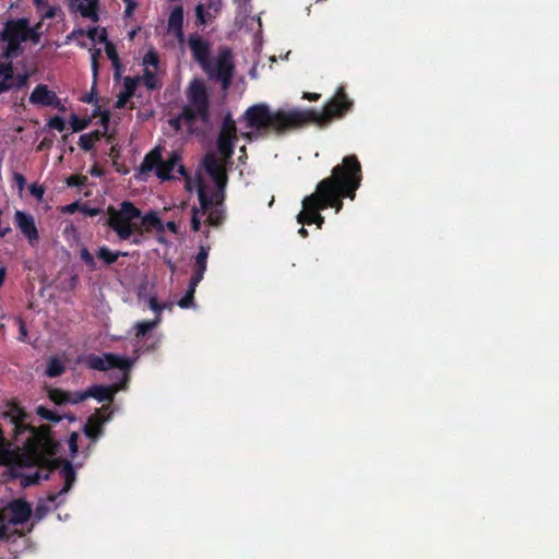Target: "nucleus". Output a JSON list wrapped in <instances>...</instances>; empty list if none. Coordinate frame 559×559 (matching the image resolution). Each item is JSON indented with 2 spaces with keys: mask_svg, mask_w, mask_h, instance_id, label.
Returning a JSON list of instances; mask_svg holds the SVG:
<instances>
[{
  "mask_svg": "<svg viewBox=\"0 0 559 559\" xmlns=\"http://www.w3.org/2000/svg\"><path fill=\"white\" fill-rule=\"evenodd\" d=\"M0 417L12 425V436L17 439L25 432H31L23 445L22 452L16 457V464L23 467H39L34 473L23 476L25 486L37 485L41 480H48L50 474L58 469L61 460L53 457L59 443L52 437V430L48 425L34 427L27 423L31 417L17 400H10L3 405Z\"/></svg>",
  "mask_w": 559,
  "mask_h": 559,
  "instance_id": "f257e3e1",
  "label": "nucleus"
},
{
  "mask_svg": "<svg viewBox=\"0 0 559 559\" xmlns=\"http://www.w3.org/2000/svg\"><path fill=\"white\" fill-rule=\"evenodd\" d=\"M353 107L345 87L340 86L335 95L324 105L322 111L316 109H277L272 111L264 103L250 106L245 111V119L250 129L261 133L283 135L293 130L313 123L319 128L328 127L333 120L342 119Z\"/></svg>",
  "mask_w": 559,
  "mask_h": 559,
  "instance_id": "f03ea898",
  "label": "nucleus"
},
{
  "mask_svg": "<svg viewBox=\"0 0 559 559\" xmlns=\"http://www.w3.org/2000/svg\"><path fill=\"white\" fill-rule=\"evenodd\" d=\"M362 169L356 155H347L342 163L334 166L330 177L322 179L316 191L302 201V211L297 221L302 225L316 224L321 228L324 217L320 214L329 207L338 213L343 207V200L356 198V191L361 185Z\"/></svg>",
  "mask_w": 559,
  "mask_h": 559,
  "instance_id": "7ed1b4c3",
  "label": "nucleus"
},
{
  "mask_svg": "<svg viewBox=\"0 0 559 559\" xmlns=\"http://www.w3.org/2000/svg\"><path fill=\"white\" fill-rule=\"evenodd\" d=\"M188 45L194 61L199 63L207 76L211 80L218 81L223 90H228L235 71L231 50L229 48H221L216 60L212 61L210 58V44L206 39L198 34H193L190 35Z\"/></svg>",
  "mask_w": 559,
  "mask_h": 559,
  "instance_id": "20e7f679",
  "label": "nucleus"
},
{
  "mask_svg": "<svg viewBox=\"0 0 559 559\" xmlns=\"http://www.w3.org/2000/svg\"><path fill=\"white\" fill-rule=\"evenodd\" d=\"M187 104L181 109L183 122L193 132L192 126L197 121L207 126L211 121V99L206 84L202 79L190 81L186 91Z\"/></svg>",
  "mask_w": 559,
  "mask_h": 559,
  "instance_id": "39448f33",
  "label": "nucleus"
},
{
  "mask_svg": "<svg viewBox=\"0 0 559 559\" xmlns=\"http://www.w3.org/2000/svg\"><path fill=\"white\" fill-rule=\"evenodd\" d=\"M163 148L160 146H156L151 150L143 158L139 167V174L135 176L140 178L142 175L148 174L151 171H155V175L162 181L174 179L173 176L174 170L182 176L187 181L190 180L189 173L187 168L180 164L181 155L173 151L166 160L163 159L162 155Z\"/></svg>",
  "mask_w": 559,
  "mask_h": 559,
  "instance_id": "423d86ee",
  "label": "nucleus"
},
{
  "mask_svg": "<svg viewBox=\"0 0 559 559\" xmlns=\"http://www.w3.org/2000/svg\"><path fill=\"white\" fill-rule=\"evenodd\" d=\"M107 215L105 224L117 234L120 240L130 239L134 233L143 235V229L138 224L141 211L131 201H123L120 209L109 205Z\"/></svg>",
  "mask_w": 559,
  "mask_h": 559,
  "instance_id": "0eeeda50",
  "label": "nucleus"
},
{
  "mask_svg": "<svg viewBox=\"0 0 559 559\" xmlns=\"http://www.w3.org/2000/svg\"><path fill=\"white\" fill-rule=\"evenodd\" d=\"M86 366L92 370L106 371L112 368H117L128 373L133 365V361L129 358L121 357L119 355L107 353L103 356L88 355L85 359Z\"/></svg>",
  "mask_w": 559,
  "mask_h": 559,
  "instance_id": "6e6552de",
  "label": "nucleus"
},
{
  "mask_svg": "<svg viewBox=\"0 0 559 559\" xmlns=\"http://www.w3.org/2000/svg\"><path fill=\"white\" fill-rule=\"evenodd\" d=\"M237 139V127L231 115L228 112L224 119L217 136V150L224 158H230L235 152Z\"/></svg>",
  "mask_w": 559,
  "mask_h": 559,
  "instance_id": "1a4fd4ad",
  "label": "nucleus"
},
{
  "mask_svg": "<svg viewBox=\"0 0 559 559\" xmlns=\"http://www.w3.org/2000/svg\"><path fill=\"white\" fill-rule=\"evenodd\" d=\"M0 513L3 515V520L8 519L10 524L22 525L29 521L33 510L25 499L16 498L7 503Z\"/></svg>",
  "mask_w": 559,
  "mask_h": 559,
  "instance_id": "9d476101",
  "label": "nucleus"
},
{
  "mask_svg": "<svg viewBox=\"0 0 559 559\" xmlns=\"http://www.w3.org/2000/svg\"><path fill=\"white\" fill-rule=\"evenodd\" d=\"M198 198L202 215H207L206 223L214 227L221 226L225 219L224 210L213 205V199L209 198L207 188L202 182L198 187Z\"/></svg>",
  "mask_w": 559,
  "mask_h": 559,
  "instance_id": "9b49d317",
  "label": "nucleus"
},
{
  "mask_svg": "<svg viewBox=\"0 0 559 559\" xmlns=\"http://www.w3.org/2000/svg\"><path fill=\"white\" fill-rule=\"evenodd\" d=\"M112 412L108 405L102 406L96 413L88 417L84 425L83 432L91 440H97L104 432L103 425L110 420Z\"/></svg>",
  "mask_w": 559,
  "mask_h": 559,
  "instance_id": "f8f14e48",
  "label": "nucleus"
},
{
  "mask_svg": "<svg viewBox=\"0 0 559 559\" xmlns=\"http://www.w3.org/2000/svg\"><path fill=\"white\" fill-rule=\"evenodd\" d=\"M29 103L37 106L52 107L59 111H64L66 107L56 92L48 88L45 84H38L29 95Z\"/></svg>",
  "mask_w": 559,
  "mask_h": 559,
  "instance_id": "ddd939ff",
  "label": "nucleus"
},
{
  "mask_svg": "<svg viewBox=\"0 0 559 559\" xmlns=\"http://www.w3.org/2000/svg\"><path fill=\"white\" fill-rule=\"evenodd\" d=\"M129 380V374L123 373L122 380L119 383L112 385L94 384L88 386L86 390V395L97 400L98 402L111 403L114 401L115 394L118 391L124 390L127 388Z\"/></svg>",
  "mask_w": 559,
  "mask_h": 559,
  "instance_id": "4468645a",
  "label": "nucleus"
},
{
  "mask_svg": "<svg viewBox=\"0 0 559 559\" xmlns=\"http://www.w3.org/2000/svg\"><path fill=\"white\" fill-rule=\"evenodd\" d=\"M203 166L217 188L222 189L223 186L227 185L228 177L226 169L213 153H207L204 156Z\"/></svg>",
  "mask_w": 559,
  "mask_h": 559,
  "instance_id": "2eb2a0df",
  "label": "nucleus"
},
{
  "mask_svg": "<svg viewBox=\"0 0 559 559\" xmlns=\"http://www.w3.org/2000/svg\"><path fill=\"white\" fill-rule=\"evenodd\" d=\"M203 166L217 188L222 189L223 186L227 185L228 177L226 169L213 153H207L204 156Z\"/></svg>",
  "mask_w": 559,
  "mask_h": 559,
  "instance_id": "dca6fc26",
  "label": "nucleus"
},
{
  "mask_svg": "<svg viewBox=\"0 0 559 559\" xmlns=\"http://www.w3.org/2000/svg\"><path fill=\"white\" fill-rule=\"evenodd\" d=\"M29 32V22L26 17L10 20L4 24L0 33V39H20L27 40Z\"/></svg>",
  "mask_w": 559,
  "mask_h": 559,
  "instance_id": "f3484780",
  "label": "nucleus"
},
{
  "mask_svg": "<svg viewBox=\"0 0 559 559\" xmlns=\"http://www.w3.org/2000/svg\"><path fill=\"white\" fill-rule=\"evenodd\" d=\"M15 223L21 233L28 239L31 245L38 241V230L35 225L34 217L31 214L23 211H16Z\"/></svg>",
  "mask_w": 559,
  "mask_h": 559,
  "instance_id": "a211bd4d",
  "label": "nucleus"
},
{
  "mask_svg": "<svg viewBox=\"0 0 559 559\" xmlns=\"http://www.w3.org/2000/svg\"><path fill=\"white\" fill-rule=\"evenodd\" d=\"M69 7L72 11L79 12L83 17L90 19L93 22L99 20V0H70Z\"/></svg>",
  "mask_w": 559,
  "mask_h": 559,
  "instance_id": "6ab92c4d",
  "label": "nucleus"
},
{
  "mask_svg": "<svg viewBox=\"0 0 559 559\" xmlns=\"http://www.w3.org/2000/svg\"><path fill=\"white\" fill-rule=\"evenodd\" d=\"M209 253H210L209 246L200 247L199 252L195 255L193 272H192V276L190 278V282L193 283V285H199V283L204 277V273L207 269Z\"/></svg>",
  "mask_w": 559,
  "mask_h": 559,
  "instance_id": "aec40b11",
  "label": "nucleus"
},
{
  "mask_svg": "<svg viewBox=\"0 0 559 559\" xmlns=\"http://www.w3.org/2000/svg\"><path fill=\"white\" fill-rule=\"evenodd\" d=\"M138 224L141 225L143 233H150L152 230H156L158 233L164 231V224L158 217L156 212H148L144 215L141 214V217L138 219Z\"/></svg>",
  "mask_w": 559,
  "mask_h": 559,
  "instance_id": "412c9836",
  "label": "nucleus"
},
{
  "mask_svg": "<svg viewBox=\"0 0 559 559\" xmlns=\"http://www.w3.org/2000/svg\"><path fill=\"white\" fill-rule=\"evenodd\" d=\"M60 460H61V463L58 468H60V475L64 479V484H63V487L60 489V493H67L68 491L71 490V488L73 487V485L76 480V473H75L71 462H69L67 460H62V459H60Z\"/></svg>",
  "mask_w": 559,
  "mask_h": 559,
  "instance_id": "4be33fe9",
  "label": "nucleus"
},
{
  "mask_svg": "<svg viewBox=\"0 0 559 559\" xmlns=\"http://www.w3.org/2000/svg\"><path fill=\"white\" fill-rule=\"evenodd\" d=\"M183 8L177 5L173 9L168 17V29L181 38L183 35Z\"/></svg>",
  "mask_w": 559,
  "mask_h": 559,
  "instance_id": "5701e85b",
  "label": "nucleus"
},
{
  "mask_svg": "<svg viewBox=\"0 0 559 559\" xmlns=\"http://www.w3.org/2000/svg\"><path fill=\"white\" fill-rule=\"evenodd\" d=\"M162 321V314H157L153 320L140 321L134 325L135 337H144L151 330L155 329Z\"/></svg>",
  "mask_w": 559,
  "mask_h": 559,
  "instance_id": "b1692460",
  "label": "nucleus"
},
{
  "mask_svg": "<svg viewBox=\"0 0 559 559\" xmlns=\"http://www.w3.org/2000/svg\"><path fill=\"white\" fill-rule=\"evenodd\" d=\"M96 255L106 265H111L118 261L119 257L127 255V253L120 251H111L108 247L102 246L97 250Z\"/></svg>",
  "mask_w": 559,
  "mask_h": 559,
  "instance_id": "393cba45",
  "label": "nucleus"
},
{
  "mask_svg": "<svg viewBox=\"0 0 559 559\" xmlns=\"http://www.w3.org/2000/svg\"><path fill=\"white\" fill-rule=\"evenodd\" d=\"M98 41L105 44V51L111 63H118V60L120 59L116 46L111 41L107 40V32L105 28L102 29Z\"/></svg>",
  "mask_w": 559,
  "mask_h": 559,
  "instance_id": "a878e982",
  "label": "nucleus"
},
{
  "mask_svg": "<svg viewBox=\"0 0 559 559\" xmlns=\"http://www.w3.org/2000/svg\"><path fill=\"white\" fill-rule=\"evenodd\" d=\"M66 368L62 360L58 357H51L47 364L46 376L49 378H56L64 372Z\"/></svg>",
  "mask_w": 559,
  "mask_h": 559,
  "instance_id": "bb28decb",
  "label": "nucleus"
},
{
  "mask_svg": "<svg viewBox=\"0 0 559 559\" xmlns=\"http://www.w3.org/2000/svg\"><path fill=\"white\" fill-rule=\"evenodd\" d=\"M48 397L56 405H66L70 402V392L58 388H51L48 390Z\"/></svg>",
  "mask_w": 559,
  "mask_h": 559,
  "instance_id": "cd10ccee",
  "label": "nucleus"
},
{
  "mask_svg": "<svg viewBox=\"0 0 559 559\" xmlns=\"http://www.w3.org/2000/svg\"><path fill=\"white\" fill-rule=\"evenodd\" d=\"M198 285L189 282L188 289L185 296L178 301V306L182 309H188L194 306V294Z\"/></svg>",
  "mask_w": 559,
  "mask_h": 559,
  "instance_id": "c85d7f7f",
  "label": "nucleus"
},
{
  "mask_svg": "<svg viewBox=\"0 0 559 559\" xmlns=\"http://www.w3.org/2000/svg\"><path fill=\"white\" fill-rule=\"evenodd\" d=\"M1 40L7 43V47L3 52V57L12 58V57L19 56V53L22 52L21 44L24 40H20V39H1Z\"/></svg>",
  "mask_w": 559,
  "mask_h": 559,
  "instance_id": "c756f323",
  "label": "nucleus"
},
{
  "mask_svg": "<svg viewBox=\"0 0 559 559\" xmlns=\"http://www.w3.org/2000/svg\"><path fill=\"white\" fill-rule=\"evenodd\" d=\"M99 139V132L82 134L79 139V145L83 151H91L94 147L95 140Z\"/></svg>",
  "mask_w": 559,
  "mask_h": 559,
  "instance_id": "7c9ffc66",
  "label": "nucleus"
},
{
  "mask_svg": "<svg viewBox=\"0 0 559 559\" xmlns=\"http://www.w3.org/2000/svg\"><path fill=\"white\" fill-rule=\"evenodd\" d=\"M36 414L40 418H43L47 421H51V423H59L62 419V416H60L58 413H56L51 409H48L47 407H45L43 405L37 406Z\"/></svg>",
  "mask_w": 559,
  "mask_h": 559,
  "instance_id": "2f4dec72",
  "label": "nucleus"
},
{
  "mask_svg": "<svg viewBox=\"0 0 559 559\" xmlns=\"http://www.w3.org/2000/svg\"><path fill=\"white\" fill-rule=\"evenodd\" d=\"M142 81L147 90H156L159 87L155 73L147 68L144 69Z\"/></svg>",
  "mask_w": 559,
  "mask_h": 559,
  "instance_id": "473e14b6",
  "label": "nucleus"
},
{
  "mask_svg": "<svg viewBox=\"0 0 559 559\" xmlns=\"http://www.w3.org/2000/svg\"><path fill=\"white\" fill-rule=\"evenodd\" d=\"M140 78L139 76H126L123 80V92L127 97H132L138 87Z\"/></svg>",
  "mask_w": 559,
  "mask_h": 559,
  "instance_id": "72a5a7b5",
  "label": "nucleus"
},
{
  "mask_svg": "<svg viewBox=\"0 0 559 559\" xmlns=\"http://www.w3.org/2000/svg\"><path fill=\"white\" fill-rule=\"evenodd\" d=\"M80 258L91 271H94L97 269L95 259L86 247H82L80 249Z\"/></svg>",
  "mask_w": 559,
  "mask_h": 559,
  "instance_id": "f704fd0d",
  "label": "nucleus"
},
{
  "mask_svg": "<svg viewBox=\"0 0 559 559\" xmlns=\"http://www.w3.org/2000/svg\"><path fill=\"white\" fill-rule=\"evenodd\" d=\"M88 120L79 118L75 114L70 117V124L74 132H80L87 128Z\"/></svg>",
  "mask_w": 559,
  "mask_h": 559,
  "instance_id": "c9c22d12",
  "label": "nucleus"
},
{
  "mask_svg": "<svg viewBox=\"0 0 559 559\" xmlns=\"http://www.w3.org/2000/svg\"><path fill=\"white\" fill-rule=\"evenodd\" d=\"M225 188H226V186H223L222 189L216 187L215 191H213L212 194L209 195V198L213 199L214 206L223 205V202L225 199Z\"/></svg>",
  "mask_w": 559,
  "mask_h": 559,
  "instance_id": "e433bc0d",
  "label": "nucleus"
},
{
  "mask_svg": "<svg viewBox=\"0 0 559 559\" xmlns=\"http://www.w3.org/2000/svg\"><path fill=\"white\" fill-rule=\"evenodd\" d=\"M48 127L50 129L62 132L66 129V122L60 116H53L48 120Z\"/></svg>",
  "mask_w": 559,
  "mask_h": 559,
  "instance_id": "4c0bfd02",
  "label": "nucleus"
},
{
  "mask_svg": "<svg viewBox=\"0 0 559 559\" xmlns=\"http://www.w3.org/2000/svg\"><path fill=\"white\" fill-rule=\"evenodd\" d=\"M100 56H102V50L98 48L93 49L91 52L92 71H93V75H94L95 80L98 75V67H99L98 59L100 58Z\"/></svg>",
  "mask_w": 559,
  "mask_h": 559,
  "instance_id": "58836bf2",
  "label": "nucleus"
},
{
  "mask_svg": "<svg viewBox=\"0 0 559 559\" xmlns=\"http://www.w3.org/2000/svg\"><path fill=\"white\" fill-rule=\"evenodd\" d=\"M28 79H29V75L24 73V74H19L16 76L13 75V88H16V90H20V88H23L25 86H27L28 84Z\"/></svg>",
  "mask_w": 559,
  "mask_h": 559,
  "instance_id": "ea45409f",
  "label": "nucleus"
},
{
  "mask_svg": "<svg viewBox=\"0 0 559 559\" xmlns=\"http://www.w3.org/2000/svg\"><path fill=\"white\" fill-rule=\"evenodd\" d=\"M87 178L82 175H72L67 179V185L69 187H82L85 185Z\"/></svg>",
  "mask_w": 559,
  "mask_h": 559,
  "instance_id": "a19ab883",
  "label": "nucleus"
},
{
  "mask_svg": "<svg viewBox=\"0 0 559 559\" xmlns=\"http://www.w3.org/2000/svg\"><path fill=\"white\" fill-rule=\"evenodd\" d=\"M13 66L11 62L0 63V76L2 79H13Z\"/></svg>",
  "mask_w": 559,
  "mask_h": 559,
  "instance_id": "79ce46f5",
  "label": "nucleus"
},
{
  "mask_svg": "<svg viewBox=\"0 0 559 559\" xmlns=\"http://www.w3.org/2000/svg\"><path fill=\"white\" fill-rule=\"evenodd\" d=\"M143 63L146 66L157 67L159 63L158 55L154 50H150L143 59Z\"/></svg>",
  "mask_w": 559,
  "mask_h": 559,
  "instance_id": "37998d69",
  "label": "nucleus"
},
{
  "mask_svg": "<svg viewBox=\"0 0 559 559\" xmlns=\"http://www.w3.org/2000/svg\"><path fill=\"white\" fill-rule=\"evenodd\" d=\"M86 399H88V396L86 395V390L85 391H76L73 393L70 392L69 404H79V403L85 401Z\"/></svg>",
  "mask_w": 559,
  "mask_h": 559,
  "instance_id": "c03bdc74",
  "label": "nucleus"
},
{
  "mask_svg": "<svg viewBox=\"0 0 559 559\" xmlns=\"http://www.w3.org/2000/svg\"><path fill=\"white\" fill-rule=\"evenodd\" d=\"M78 439H79L78 432H72L70 435L68 443H69V450H70L72 456H74L79 451Z\"/></svg>",
  "mask_w": 559,
  "mask_h": 559,
  "instance_id": "a18cd8bd",
  "label": "nucleus"
},
{
  "mask_svg": "<svg viewBox=\"0 0 559 559\" xmlns=\"http://www.w3.org/2000/svg\"><path fill=\"white\" fill-rule=\"evenodd\" d=\"M199 210L197 207L192 209V217H191V229L193 231H199L201 228V221L198 216Z\"/></svg>",
  "mask_w": 559,
  "mask_h": 559,
  "instance_id": "49530a36",
  "label": "nucleus"
},
{
  "mask_svg": "<svg viewBox=\"0 0 559 559\" xmlns=\"http://www.w3.org/2000/svg\"><path fill=\"white\" fill-rule=\"evenodd\" d=\"M148 307L154 312H156V316L160 314L162 310L165 309V306H162V304H159L158 300L156 299V297H154V296L150 297V299H148Z\"/></svg>",
  "mask_w": 559,
  "mask_h": 559,
  "instance_id": "de8ad7c7",
  "label": "nucleus"
},
{
  "mask_svg": "<svg viewBox=\"0 0 559 559\" xmlns=\"http://www.w3.org/2000/svg\"><path fill=\"white\" fill-rule=\"evenodd\" d=\"M49 509L47 506L45 504H37V507L35 508V516L36 519L38 520H41L47 513H48Z\"/></svg>",
  "mask_w": 559,
  "mask_h": 559,
  "instance_id": "09e8293b",
  "label": "nucleus"
},
{
  "mask_svg": "<svg viewBox=\"0 0 559 559\" xmlns=\"http://www.w3.org/2000/svg\"><path fill=\"white\" fill-rule=\"evenodd\" d=\"M195 15H197V19L200 22V24H205L206 23L205 11H204V8H203L202 4H198L197 5V8H195Z\"/></svg>",
  "mask_w": 559,
  "mask_h": 559,
  "instance_id": "8fccbe9b",
  "label": "nucleus"
},
{
  "mask_svg": "<svg viewBox=\"0 0 559 559\" xmlns=\"http://www.w3.org/2000/svg\"><path fill=\"white\" fill-rule=\"evenodd\" d=\"M8 538V525L3 523V515L0 513V540H4Z\"/></svg>",
  "mask_w": 559,
  "mask_h": 559,
  "instance_id": "3c124183",
  "label": "nucleus"
},
{
  "mask_svg": "<svg viewBox=\"0 0 559 559\" xmlns=\"http://www.w3.org/2000/svg\"><path fill=\"white\" fill-rule=\"evenodd\" d=\"M114 68V79L115 81H119L121 79L122 73V64L120 60H118V63H111Z\"/></svg>",
  "mask_w": 559,
  "mask_h": 559,
  "instance_id": "603ef678",
  "label": "nucleus"
},
{
  "mask_svg": "<svg viewBox=\"0 0 559 559\" xmlns=\"http://www.w3.org/2000/svg\"><path fill=\"white\" fill-rule=\"evenodd\" d=\"M29 192L32 195L40 199L44 195V189L40 186L32 185L29 188Z\"/></svg>",
  "mask_w": 559,
  "mask_h": 559,
  "instance_id": "864d4df0",
  "label": "nucleus"
},
{
  "mask_svg": "<svg viewBox=\"0 0 559 559\" xmlns=\"http://www.w3.org/2000/svg\"><path fill=\"white\" fill-rule=\"evenodd\" d=\"M9 450L4 447L3 442H0V464H5L8 456H9Z\"/></svg>",
  "mask_w": 559,
  "mask_h": 559,
  "instance_id": "5fc2aeb1",
  "label": "nucleus"
},
{
  "mask_svg": "<svg viewBox=\"0 0 559 559\" xmlns=\"http://www.w3.org/2000/svg\"><path fill=\"white\" fill-rule=\"evenodd\" d=\"M11 231V227L9 224L3 225L2 223V211H0V237L3 238Z\"/></svg>",
  "mask_w": 559,
  "mask_h": 559,
  "instance_id": "6e6d98bb",
  "label": "nucleus"
},
{
  "mask_svg": "<svg viewBox=\"0 0 559 559\" xmlns=\"http://www.w3.org/2000/svg\"><path fill=\"white\" fill-rule=\"evenodd\" d=\"M45 9L46 10L40 13L43 19H53L56 16V9L53 7L47 5Z\"/></svg>",
  "mask_w": 559,
  "mask_h": 559,
  "instance_id": "4d7b16f0",
  "label": "nucleus"
},
{
  "mask_svg": "<svg viewBox=\"0 0 559 559\" xmlns=\"http://www.w3.org/2000/svg\"><path fill=\"white\" fill-rule=\"evenodd\" d=\"M181 121H183V118L181 117L180 112L176 118L170 119L169 123L175 130L178 131L181 128Z\"/></svg>",
  "mask_w": 559,
  "mask_h": 559,
  "instance_id": "13d9d810",
  "label": "nucleus"
},
{
  "mask_svg": "<svg viewBox=\"0 0 559 559\" xmlns=\"http://www.w3.org/2000/svg\"><path fill=\"white\" fill-rule=\"evenodd\" d=\"M131 97H127L124 93H120V95L118 96V99L116 102V107L117 108H122L126 106L127 102L130 99Z\"/></svg>",
  "mask_w": 559,
  "mask_h": 559,
  "instance_id": "bf43d9fd",
  "label": "nucleus"
},
{
  "mask_svg": "<svg viewBox=\"0 0 559 559\" xmlns=\"http://www.w3.org/2000/svg\"><path fill=\"white\" fill-rule=\"evenodd\" d=\"M126 3V14L130 15L136 7L135 0H122Z\"/></svg>",
  "mask_w": 559,
  "mask_h": 559,
  "instance_id": "052dcab7",
  "label": "nucleus"
},
{
  "mask_svg": "<svg viewBox=\"0 0 559 559\" xmlns=\"http://www.w3.org/2000/svg\"><path fill=\"white\" fill-rule=\"evenodd\" d=\"M320 97H321V94L310 93V92H305L304 95H302L304 99H307V100H310V102H317V100L320 99Z\"/></svg>",
  "mask_w": 559,
  "mask_h": 559,
  "instance_id": "680f3d73",
  "label": "nucleus"
},
{
  "mask_svg": "<svg viewBox=\"0 0 559 559\" xmlns=\"http://www.w3.org/2000/svg\"><path fill=\"white\" fill-rule=\"evenodd\" d=\"M14 180H15V182L19 186L20 189L24 188L26 180H25V177L22 174L15 173L14 174Z\"/></svg>",
  "mask_w": 559,
  "mask_h": 559,
  "instance_id": "e2e57ef3",
  "label": "nucleus"
},
{
  "mask_svg": "<svg viewBox=\"0 0 559 559\" xmlns=\"http://www.w3.org/2000/svg\"><path fill=\"white\" fill-rule=\"evenodd\" d=\"M100 33L98 34V29L97 27H91L88 31H87V37L91 39V40H98V37H99Z\"/></svg>",
  "mask_w": 559,
  "mask_h": 559,
  "instance_id": "0e129e2a",
  "label": "nucleus"
},
{
  "mask_svg": "<svg viewBox=\"0 0 559 559\" xmlns=\"http://www.w3.org/2000/svg\"><path fill=\"white\" fill-rule=\"evenodd\" d=\"M83 212L87 214L88 216H96L100 213V210L98 207H84Z\"/></svg>",
  "mask_w": 559,
  "mask_h": 559,
  "instance_id": "69168bd1",
  "label": "nucleus"
},
{
  "mask_svg": "<svg viewBox=\"0 0 559 559\" xmlns=\"http://www.w3.org/2000/svg\"><path fill=\"white\" fill-rule=\"evenodd\" d=\"M28 39L34 43H38V40H39V34L36 33L31 26H29V32L27 33V40Z\"/></svg>",
  "mask_w": 559,
  "mask_h": 559,
  "instance_id": "338daca9",
  "label": "nucleus"
},
{
  "mask_svg": "<svg viewBox=\"0 0 559 559\" xmlns=\"http://www.w3.org/2000/svg\"><path fill=\"white\" fill-rule=\"evenodd\" d=\"M90 174L94 177H102L104 175V171L100 167H98L97 165H94L91 169H90Z\"/></svg>",
  "mask_w": 559,
  "mask_h": 559,
  "instance_id": "774afa93",
  "label": "nucleus"
}]
</instances>
